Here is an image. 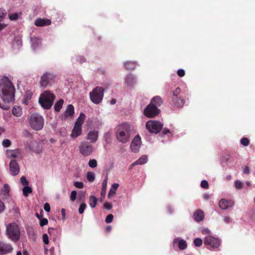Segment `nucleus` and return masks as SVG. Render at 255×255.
Here are the masks:
<instances>
[{"label": "nucleus", "mask_w": 255, "mask_h": 255, "mask_svg": "<svg viewBox=\"0 0 255 255\" xmlns=\"http://www.w3.org/2000/svg\"><path fill=\"white\" fill-rule=\"evenodd\" d=\"M23 194L25 196H27L29 193L32 192V189L27 186H25L23 189Z\"/></svg>", "instance_id": "nucleus-34"}, {"label": "nucleus", "mask_w": 255, "mask_h": 255, "mask_svg": "<svg viewBox=\"0 0 255 255\" xmlns=\"http://www.w3.org/2000/svg\"><path fill=\"white\" fill-rule=\"evenodd\" d=\"M112 229L111 226H108L106 228V230L107 232H110Z\"/></svg>", "instance_id": "nucleus-64"}, {"label": "nucleus", "mask_w": 255, "mask_h": 255, "mask_svg": "<svg viewBox=\"0 0 255 255\" xmlns=\"http://www.w3.org/2000/svg\"><path fill=\"white\" fill-rule=\"evenodd\" d=\"M173 245H175L176 244H178V246L179 248L183 250L185 249L187 247V244L185 240L183 239H180V238H176L173 241Z\"/></svg>", "instance_id": "nucleus-21"}, {"label": "nucleus", "mask_w": 255, "mask_h": 255, "mask_svg": "<svg viewBox=\"0 0 255 255\" xmlns=\"http://www.w3.org/2000/svg\"><path fill=\"white\" fill-rule=\"evenodd\" d=\"M5 209L4 203L0 200V213L3 212Z\"/></svg>", "instance_id": "nucleus-58"}, {"label": "nucleus", "mask_w": 255, "mask_h": 255, "mask_svg": "<svg viewBox=\"0 0 255 255\" xmlns=\"http://www.w3.org/2000/svg\"><path fill=\"white\" fill-rule=\"evenodd\" d=\"M235 186L236 189H240L243 187V183L239 180H237L235 182Z\"/></svg>", "instance_id": "nucleus-41"}, {"label": "nucleus", "mask_w": 255, "mask_h": 255, "mask_svg": "<svg viewBox=\"0 0 255 255\" xmlns=\"http://www.w3.org/2000/svg\"><path fill=\"white\" fill-rule=\"evenodd\" d=\"M99 137V132L98 130L93 129L89 131L87 133L85 138L89 141L90 143H95L97 142Z\"/></svg>", "instance_id": "nucleus-11"}, {"label": "nucleus", "mask_w": 255, "mask_h": 255, "mask_svg": "<svg viewBox=\"0 0 255 255\" xmlns=\"http://www.w3.org/2000/svg\"><path fill=\"white\" fill-rule=\"evenodd\" d=\"M177 74L179 76L183 77L185 75V72L184 70L180 69L177 71Z\"/></svg>", "instance_id": "nucleus-55"}, {"label": "nucleus", "mask_w": 255, "mask_h": 255, "mask_svg": "<svg viewBox=\"0 0 255 255\" xmlns=\"http://www.w3.org/2000/svg\"><path fill=\"white\" fill-rule=\"evenodd\" d=\"M7 25L4 23H0V32L6 27Z\"/></svg>", "instance_id": "nucleus-62"}, {"label": "nucleus", "mask_w": 255, "mask_h": 255, "mask_svg": "<svg viewBox=\"0 0 255 255\" xmlns=\"http://www.w3.org/2000/svg\"><path fill=\"white\" fill-rule=\"evenodd\" d=\"M162 124L156 121H149L146 124V128L151 133H157L162 128Z\"/></svg>", "instance_id": "nucleus-9"}, {"label": "nucleus", "mask_w": 255, "mask_h": 255, "mask_svg": "<svg viewBox=\"0 0 255 255\" xmlns=\"http://www.w3.org/2000/svg\"><path fill=\"white\" fill-rule=\"evenodd\" d=\"M8 17L11 20H15L18 19V14L17 13H11L8 14Z\"/></svg>", "instance_id": "nucleus-38"}, {"label": "nucleus", "mask_w": 255, "mask_h": 255, "mask_svg": "<svg viewBox=\"0 0 255 255\" xmlns=\"http://www.w3.org/2000/svg\"><path fill=\"white\" fill-rule=\"evenodd\" d=\"M9 191V186L8 184H5L3 186V194L6 195L8 194Z\"/></svg>", "instance_id": "nucleus-46"}, {"label": "nucleus", "mask_w": 255, "mask_h": 255, "mask_svg": "<svg viewBox=\"0 0 255 255\" xmlns=\"http://www.w3.org/2000/svg\"><path fill=\"white\" fill-rule=\"evenodd\" d=\"M5 154L8 159L16 158L21 154V151L19 149H6Z\"/></svg>", "instance_id": "nucleus-17"}, {"label": "nucleus", "mask_w": 255, "mask_h": 255, "mask_svg": "<svg viewBox=\"0 0 255 255\" xmlns=\"http://www.w3.org/2000/svg\"><path fill=\"white\" fill-rule=\"evenodd\" d=\"M175 104L177 105V106L181 107L184 105V102L183 99L177 98L176 100Z\"/></svg>", "instance_id": "nucleus-39"}, {"label": "nucleus", "mask_w": 255, "mask_h": 255, "mask_svg": "<svg viewBox=\"0 0 255 255\" xmlns=\"http://www.w3.org/2000/svg\"><path fill=\"white\" fill-rule=\"evenodd\" d=\"M97 199L94 196H91L89 197V204L92 208L96 207L97 203Z\"/></svg>", "instance_id": "nucleus-30"}, {"label": "nucleus", "mask_w": 255, "mask_h": 255, "mask_svg": "<svg viewBox=\"0 0 255 255\" xmlns=\"http://www.w3.org/2000/svg\"><path fill=\"white\" fill-rule=\"evenodd\" d=\"M114 218V216L112 214H109L107 216L106 219V222L107 223H110L112 222Z\"/></svg>", "instance_id": "nucleus-50"}, {"label": "nucleus", "mask_w": 255, "mask_h": 255, "mask_svg": "<svg viewBox=\"0 0 255 255\" xmlns=\"http://www.w3.org/2000/svg\"><path fill=\"white\" fill-rule=\"evenodd\" d=\"M74 115V108L73 105H69L64 113L62 115V120H70L73 119Z\"/></svg>", "instance_id": "nucleus-14"}, {"label": "nucleus", "mask_w": 255, "mask_h": 255, "mask_svg": "<svg viewBox=\"0 0 255 255\" xmlns=\"http://www.w3.org/2000/svg\"><path fill=\"white\" fill-rule=\"evenodd\" d=\"M150 104L155 105L156 107L159 106L162 104L161 99L159 97H155L152 99Z\"/></svg>", "instance_id": "nucleus-31"}, {"label": "nucleus", "mask_w": 255, "mask_h": 255, "mask_svg": "<svg viewBox=\"0 0 255 255\" xmlns=\"http://www.w3.org/2000/svg\"><path fill=\"white\" fill-rule=\"evenodd\" d=\"M194 218L198 222L203 221L204 218V212L201 210L196 211L194 214Z\"/></svg>", "instance_id": "nucleus-23"}, {"label": "nucleus", "mask_w": 255, "mask_h": 255, "mask_svg": "<svg viewBox=\"0 0 255 255\" xmlns=\"http://www.w3.org/2000/svg\"><path fill=\"white\" fill-rule=\"evenodd\" d=\"M74 185L75 187L79 188V189H82L84 187V184L82 182H75L74 183Z\"/></svg>", "instance_id": "nucleus-44"}, {"label": "nucleus", "mask_w": 255, "mask_h": 255, "mask_svg": "<svg viewBox=\"0 0 255 255\" xmlns=\"http://www.w3.org/2000/svg\"><path fill=\"white\" fill-rule=\"evenodd\" d=\"M202 240L200 238H196L194 241V244L195 246L197 247H200L202 244Z\"/></svg>", "instance_id": "nucleus-40"}, {"label": "nucleus", "mask_w": 255, "mask_h": 255, "mask_svg": "<svg viewBox=\"0 0 255 255\" xmlns=\"http://www.w3.org/2000/svg\"><path fill=\"white\" fill-rule=\"evenodd\" d=\"M85 117H85V114L81 113L80 114V116L78 117V118L77 119V121L75 124V125H77V126L82 127V125L83 124V122L85 119Z\"/></svg>", "instance_id": "nucleus-27"}, {"label": "nucleus", "mask_w": 255, "mask_h": 255, "mask_svg": "<svg viewBox=\"0 0 255 255\" xmlns=\"http://www.w3.org/2000/svg\"><path fill=\"white\" fill-rule=\"evenodd\" d=\"M0 96L2 102H0V108L4 110L9 108V104L14 100L15 88L10 80L7 77H3L0 80Z\"/></svg>", "instance_id": "nucleus-1"}, {"label": "nucleus", "mask_w": 255, "mask_h": 255, "mask_svg": "<svg viewBox=\"0 0 255 255\" xmlns=\"http://www.w3.org/2000/svg\"><path fill=\"white\" fill-rule=\"evenodd\" d=\"M201 186L203 188H207L208 187V183L206 180H203L201 182Z\"/></svg>", "instance_id": "nucleus-51"}, {"label": "nucleus", "mask_w": 255, "mask_h": 255, "mask_svg": "<svg viewBox=\"0 0 255 255\" xmlns=\"http://www.w3.org/2000/svg\"><path fill=\"white\" fill-rule=\"evenodd\" d=\"M55 96L49 91H45L39 98V103L45 109H49L52 106Z\"/></svg>", "instance_id": "nucleus-3"}, {"label": "nucleus", "mask_w": 255, "mask_h": 255, "mask_svg": "<svg viewBox=\"0 0 255 255\" xmlns=\"http://www.w3.org/2000/svg\"><path fill=\"white\" fill-rule=\"evenodd\" d=\"M10 173L13 176L17 175L19 172V166L16 160H12L9 163Z\"/></svg>", "instance_id": "nucleus-16"}, {"label": "nucleus", "mask_w": 255, "mask_h": 255, "mask_svg": "<svg viewBox=\"0 0 255 255\" xmlns=\"http://www.w3.org/2000/svg\"><path fill=\"white\" fill-rule=\"evenodd\" d=\"M13 248L10 244L0 241V254L3 255L11 253Z\"/></svg>", "instance_id": "nucleus-15"}, {"label": "nucleus", "mask_w": 255, "mask_h": 255, "mask_svg": "<svg viewBox=\"0 0 255 255\" xmlns=\"http://www.w3.org/2000/svg\"><path fill=\"white\" fill-rule=\"evenodd\" d=\"M42 240H43V243L45 244L48 245L49 244V239H48V235L46 234H44L43 235Z\"/></svg>", "instance_id": "nucleus-47"}, {"label": "nucleus", "mask_w": 255, "mask_h": 255, "mask_svg": "<svg viewBox=\"0 0 255 255\" xmlns=\"http://www.w3.org/2000/svg\"><path fill=\"white\" fill-rule=\"evenodd\" d=\"M104 208L110 210L112 208V205L110 203L106 202L104 204Z\"/></svg>", "instance_id": "nucleus-54"}, {"label": "nucleus", "mask_w": 255, "mask_h": 255, "mask_svg": "<svg viewBox=\"0 0 255 255\" xmlns=\"http://www.w3.org/2000/svg\"><path fill=\"white\" fill-rule=\"evenodd\" d=\"M125 83L127 87H131L136 84V80L132 75H128L126 78Z\"/></svg>", "instance_id": "nucleus-22"}, {"label": "nucleus", "mask_w": 255, "mask_h": 255, "mask_svg": "<svg viewBox=\"0 0 255 255\" xmlns=\"http://www.w3.org/2000/svg\"><path fill=\"white\" fill-rule=\"evenodd\" d=\"M78 150L82 156L88 157L93 154L95 149L91 143L87 141H83L78 146Z\"/></svg>", "instance_id": "nucleus-6"}, {"label": "nucleus", "mask_w": 255, "mask_h": 255, "mask_svg": "<svg viewBox=\"0 0 255 255\" xmlns=\"http://www.w3.org/2000/svg\"><path fill=\"white\" fill-rule=\"evenodd\" d=\"M6 235L12 241H17L20 235L18 226L15 223L7 225L6 229Z\"/></svg>", "instance_id": "nucleus-4"}, {"label": "nucleus", "mask_w": 255, "mask_h": 255, "mask_svg": "<svg viewBox=\"0 0 255 255\" xmlns=\"http://www.w3.org/2000/svg\"><path fill=\"white\" fill-rule=\"evenodd\" d=\"M76 196H77V192L75 190L72 191L71 193V195H70V200L72 202L74 201L76 198Z\"/></svg>", "instance_id": "nucleus-45"}, {"label": "nucleus", "mask_w": 255, "mask_h": 255, "mask_svg": "<svg viewBox=\"0 0 255 255\" xmlns=\"http://www.w3.org/2000/svg\"><path fill=\"white\" fill-rule=\"evenodd\" d=\"M20 182L23 185L27 186L28 182L24 176H22L20 178Z\"/></svg>", "instance_id": "nucleus-49"}, {"label": "nucleus", "mask_w": 255, "mask_h": 255, "mask_svg": "<svg viewBox=\"0 0 255 255\" xmlns=\"http://www.w3.org/2000/svg\"><path fill=\"white\" fill-rule=\"evenodd\" d=\"M243 172L245 174L249 173V172H250L249 168L247 166H245L243 168Z\"/></svg>", "instance_id": "nucleus-60"}, {"label": "nucleus", "mask_w": 255, "mask_h": 255, "mask_svg": "<svg viewBox=\"0 0 255 255\" xmlns=\"http://www.w3.org/2000/svg\"><path fill=\"white\" fill-rule=\"evenodd\" d=\"M104 96V90L102 88L97 87L90 94V99L92 102L98 104L102 101Z\"/></svg>", "instance_id": "nucleus-7"}, {"label": "nucleus", "mask_w": 255, "mask_h": 255, "mask_svg": "<svg viewBox=\"0 0 255 255\" xmlns=\"http://www.w3.org/2000/svg\"><path fill=\"white\" fill-rule=\"evenodd\" d=\"M180 93V90L179 89H176L175 91L173 92V95L174 96H176Z\"/></svg>", "instance_id": "nucleus-63"}, {"label": "nucleus", "mask_w": 255, "mask_h": 255, "mask_svg": "<svg viewBox=\"0 0 255 255\" xmlns=\"http://www.w3.org/2000/svg\"><path fill=\"white\" fill-rule=\"evenodd\" d=\"M241 142L243 145L247 146L249 144V140L247 138H243Z\"/></svg>", "instance_id": "nucleus-48"}, {"label": "nucleus", "mask_w": 255, "mask_h": 255, "mask_svg": "<svg viewBox=\"0 0 255 255\" xmlns=\"http://www.w3.org/2000/svg\"><path fill=\"white\" fill-rule=\"evenodd\" d=\"M85 193L82 192V191H80L79 193V199L81 200H83L84 199H85Z\"/></svg>", "instance_id": "nucleus-56"}, {"label": "nucleus", "mask_w": 255, "mask_h": 255, "mask_svg": "<svg viewBox=\"0 0 255 255\" xmlns=\"http://www.w3.org/2000/svg\"><path fill=\"white\" fill-rule=\"evenodd\" d=\"M63 103L64 101L62 99L57 101L54 106L55 111L56 112H59L62 107Z\"/></svg>", "instance_id": "nucleus-32"}, {"label": "nucleus", "mask_w": 255, "mask_h": 255, "mask_svg": "<svg viewBox=\"0 0 255 255\" xmlns=\"http://www.w3.org/2000/svg\"><path fill=\"white\" fill-rule=\"evenodd\" d=\"M141 143V138L140 136L138 135L135 136L132 139L130 144L131 151L134 153L137 152L140 149Z\"/></svg>", "instance_id": "nucleus-13"}, {"label": "nucleus", "mask_w": 255, "mask_h": 255, "mask_svg": "<svg viewBox=\"0 0 255 255\" xmlns=\"http://www.w3.org/2000/svg\"><path fill=\"white\" fill-rule=\"evenodd\" d=\"M159 113V110L157 108L155 105L150 104L144 110V114L148 118H152Z\"/></svg>", "instance_id": "nucleus-10"}, {"label": "nucleus", "mask_w": 255, "mask_h": 255, "mask_svg": "<svg viewBox=\"0 0 255 255\" xmlns=\"http://www.w3.org/2000/svg\"><path fill=\"white\" fill-rule=\"evenodd\" d=\"M224 221L227 224L230 223L231 222V219L229 216H225L224 217Z\"/></svg>", "instance_id": "nucleus-57"}, {"label": "nucleus", "mask_w": 255, "mask_h": 255, "mask_svg": "<svg viewBox=\"0 0 255 255\" xmlns=\"http://www.w3.org/2000/svg\"><path fill=\"white\" fill-rule=\"evenodd\" d=\"M44 209L45 210V211L49 212L50 211V206L49 204L48 203H46L44 205Z\"/></svg>", "instance_id": "nucleus-53"}, {"label": "nucleus", "mask_w": 255, "mask_h": 255, "mask_svg": "<svg viewBox=\"0 0 255 255\" xmlns=\"http://www.w3.org/2000/svg\"><path fill=\"white\" fill-rule=\"evenodd\" d=\"M88 165L91 168H95L97 166V161L95 159H90L88 162Z\"/></svg>", "instance_id": "nucleus-35"}, {"label": "nucleus", "mask_w": 255, "mask_h": 255, "mask_svg": "<svg viewBox=\"0 0 255 255\" xmlns=\"http://www.w3.org/2000/svg\"><path fill=\"white\" fill-rule=\"evenodd\" d=\"M55 78V76L51 73H44L40 78L39 82L40 87L46 88L50 86L53 83Z\"/></svg>", "instance_id": "nucleus-8"}, {"label": "nucleus", "mask_w": 255, "mask_h": 255, "mask_svg": "<svg viewBox=\"0 0 255 255\" xmlns=\"http://www.w3.org/2000/svg\"><path fill=\"white\" fill-rule=\"evenodd\" d=\"M78 61L80 62V63H84V62H86V59L84 57H82V56H79L78 57Z\"/></svg>", "instance_id": "nucleus-59"}, {"label": "nucleus", "mask_w": 255, "mask_h": 255, "mask_svg": "<svg viewBox=\"0 0 255 255\" xmlns=\"http://www.w3.org/2000/svg\"><path fill=\"white\" fill-rule=\"evenodd\" d=\"M33 93L30 91H27L25 92V95H24L23 99L22 100V102L24 104L26 105L27 104V102L28 101H29L32 96Z\"/></svg>", "instance_id": "nucleus-25"}, {"label": "nucleus", "mask_w": 255, "mask_h": 255, "mask_svg": "<svg viewBox=\"0 0 255 255\" xmlns=\"http://www.w3.org/2000/svg\"><path fill=\"white\" fill-rule=\"evenodd\" d=\"M119 187V184L118 183H115L112 184L108 193L109 198H111L116 195V190L118 189Z\"/></svg>", "instance_id": "nucleus-24"}, {"label": "nucleus", "mask_w": 255, "mask_h": 255, "mask_svg": "<svg viewBox=\"0 0 255 255\" xmlns=\"http://www.w3.org/2000/svg\"><path fill=\"white\" fill-rule=\"evenodd\" d=\"M219 205L221 209L226 210L230 207H233L234 202L231 200L227 201L226 199H222L220 200Z\"/></svg>", "instance_id": "nucleus-18"}, {"label": "nucleus", "mask_w": 255, "mask_h": 255, "mask_svg": "<svg viewBox=\"0 0 255 255\" xmlns=\"http://www.w3.org/2000/svg\"><path fill=\"white\" fill-rule=\"evenodd\" d=\"M82 133V128L81 127L74 125V127L72 129V132L70 136L73 138H77L80 136Z\"/></svg>", "instance_id": "nucleus-20"}, {"label": "nucleus", "mask_w": 255, "mask_h": 255, "mask_svg": "<svg viewBox=\"0 0 255 255\" xmlns=\"http://www.w3.org/2000/svg\"><path fill=\"white\" fill-rule=\"evenodd\" d=\"M147 161V157L146 155H143L138 160L133 163V165H142Z\"/></svg>", "instance_id": "nucleus-26"}, {"label": "nucleus", "mask_w": 255, "mask_h": 255, "mask_svg": "<svg viewBox=\"0 0 255 255\" xmlns=\"http://www.w3.org/2000/svg\"><path fill=\"white\" fill-rule=\"evenodd\" d=\"M87 179L88 181L93 182L95 179V174L92 172H88L87 173Z\"/></svg>", "instance_id": "nucleus-33"}, {"label": "nucleus", "mask_w": 255, "mask_h": 255, "mask_svg": "<svg viewBox=\"0 0 255 255\" xmlns=\"http://www.w3.org/2000/svg\"><path fill=\"white\" fill-rule=\"evenodd\" d=\"M51 23V20L49 19L38 18L35 20L34 24L37 26L40 27L49 25Z\"/></svg>", "instance_id": "nucleus-19"}, {"label": "nucleus", "mask_w": 255, "mask_h": 255, "mask_svg": "<svg viewBox=\"0 0 255 255\" xmlns=\"http://www.w3.org/2000/svg\"><path fill=\"white\" fill-rule=\"evenodd\" d=\"M202 233L206 234H210V231L208 228H205L202 230Z\"/></svg>", "instance_id": "nucleus-61"}, {"label": "nucleus", "mask_w": 255, "mask_h": 255, "mask_svg": "<svg viewBox=\"0 0 255 255\" xmlns=\"http://www.w3.org/2000/svg\"><path fill=\"white\" fill-rule=\"evenodd\" d=\"M131 125L127 123L119 125L117 128L116 138L123 143L128 142L130 137Z\"/></svg>", "instance_id": "nucleus-2"}, {"label": "nucleus", "mask_w": 255, "mask_h": 255, "mask_svg": "<svg viewBox=\"0 0 255 255\" xmlns=\"http://www.w3.org/2000/svg\"><path fill=\"white\" fill-rule=\"evenodd\" d=\"M22 135L25 137L31 138L32 134L31 133L27 130H24L22 132Z\"/></svg>", "instance_id": "nucleus-43"}, {"label": "nucleus", "mask_w": 255, "mask_h": 255, "mask_svg": "<svg viewBox=\"0 0 255 255\" xmlns=\"http://www.w3.org/2000/svg\"><path fill=\"white\" fill-rule=\"evenodd\" d=\"M29 124L31 128L35 130H41L44 126L43 118L37 113L32 114L29 119Z\"/></svg>", "instance_id": "nucleus-5"}, {"label": "nucleus", "mask_w": 255, "mask_h": 255, "mask_svg": "<svg viewBox=\"0 0 255 255\" xmlns=\"http://www.w3.org/2000/svg\"><path fill=\"white\" fill-rule=\"evenodd\" d=\"M11 142L8 139H4L2 142V145L4 147H8L10 146Z\"/></svg>", "instance_id": "nucleus-37"}, {"label": "nucleus", "mask_w": 255, "mask_h": 255, "mask_svg": "<svg viewBox=\"0 0 255 255\" xmlns=\"http://www.w3.org/2000/svg\"><path fill=\"white\" fill-rule=\"evenodd\" d=\"M48 224V220L46 218H43L40 220V225L41 226H43Z\"/></svg>", "instance_id": "nucleus-52"}, {"label": "nucleus", "mask_w": 255, "mask_h": 255, "mask_svg": "<svg viewBox=\"0 0 255 255\" xmlns=\"http://www.w3.org/2000/svg\"><path fill=\"white\" fill-rule=\"evenodd\" d=\"M204 244L213 248H217L220 245V242L219 239L212 236H208L204 239Z\"/></svg>", "instance_id": "nucleus-12"}, {"label": "nucleus", "mask_w": 255, "mask_h": 255, "mask_svg": "<svg viewBox=\"0 0 255 255\" xmlns=\"http://www.w3.org/2000/svg\"><path fill=\"white\" fill-rule=\"evenodd\" d=\"M6 11L4 9L0 8V22L2 21L6 16Z\"/></svg>", "instance_id": "nucleus-36"}, {"label": "nucleus", "mask_w": 255, "mask_h": 255, "mask_svg": "<svg viewBox=\"0 0 255 255\" xmlns=\"http://www.w3.org/2000/svg\"><path fill=\"white\" fill-rule=\"evenodd\" d=\"M12 113L14 116L18 117L22 114V110L18 106H14L12 109Z\"/></svg>", "instance_id": "nucleus-28"}, {"label": "nucleus", "mask_w": 255, "mask_h": 255, "mask_svg": "<svg viewBox=\"0 0 255 255\" xmlns=\"http://www.w3.org/2000/svg\"><path fill=\"white\" fill-rule=\"evenodd\" d=\"M108 184V177H106L102 184V189L101 190V195L104 196L106 193V189Z\"/></svg>", "instance_id": "nucleus-29"}, {"label": "nucleus", "mask_w": 255, "mask_h": 255, "mask_svg": "<svg viewBox=\"0 0 255 255\" xmlns=\"http://www.w3.org/2000/svg\"><path fill=\"white\" fill-rule=\"evenodd\" d=\"M86 207H87V205L85 203H82L80 205V207L79 208V213L81 214H82L84 212Z\"/></svg>", "instance_id": "nucleus-42"}]
</instances>
